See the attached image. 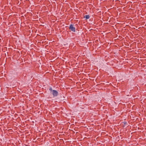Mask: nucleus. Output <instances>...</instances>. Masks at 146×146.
Listing matches in <instances>:
<instances>
[{
  "label": "nucleus",
  "instance_id": "1",
  "mask_svg": "<svg viewBox=\"0 0 146 146\" xmlns=\"http://www.w3.org/2000/svg\"><path fill=\"white\" fill-rule=\"evenodd\" d=\"M53 96L54 97H56L57 96L58 94V93L57 91L56 90H53L51 92Z\"/></svg>",
  "mask_w": 146,
  "mask_h": 146
},
{
  "label": "nucleus",
  "instance_id": "2",
  "mask_svg": "<svg viewBox=\"0 0 146 146\" xmlns=\"http://www.w3.org/2000/svg\"><path fill=\"white\" fill-rule=\"evenodd\" d=\"M69 28L73 32H75L76 31L75 28V27H73V26L72 24L70 25Z\"/></svg>",
  "mask_w": 146,
  "mask_h": 146
},
{
  "label": "nucleus",
  "instance_id": "3",
  "mask_svg": "<svg viewBox=\"0 0 146 146\" xmlns=\"http://www.w3.org/2000/svg\"><path fill=\"white\" fill-rule=\"evenodd\" d=\"M84 17L86 19H89L90 16L89 15H86L84 16Z\"/></svg>",
  "mask_w": 146,
  "mask_h": 146
},
{
  "label": "nucleus",
  "instance_id": "4",
  "mask_svg": "<svg viewBox=\"0 0 146 146\" xmlns=\"http://www.w3.org/2000/svg\"><path fill=\"white\" fill-rule=\"evenodd\" d=\"M49 90L50 91V93H51V92H52V91L53 90H52V88L50 87V88L49 89Z\"/></svg>",
  "mask_w": 146,
  "mask_h": 146
},
{
  "label": "nucleus",
  "instance_id": "5",
  "mask_svg": "<svg viewBox=\"0 0 146 146\" xmlns=\"http://www.w3.org/2000/svg\"><path fill=\"white\" fill-rule=\"evenodd\" d=\"M123 123L124 124H126L127 123L125 121L123 122Z\"/></svg>",
  "mask_w": 146,
  "mask_h": 146
}]
</instances>
